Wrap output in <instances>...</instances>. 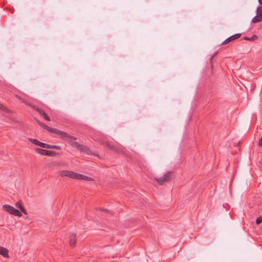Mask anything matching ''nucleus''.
I'll return each mask as SVG.
<instances>
[{
    "label": "nucleus",
    "instance_id": "nucleus-1",
    "mask_svg": "<svg viewBox=\"0 0 262 262\" xmlns=\"http://www.w3.org/2000/svg\"><path fill=\"white\" fill-rule=\"evenodd\" d=\"M58 175L60 177H67L68 178L74 179L84 180L88 181H94V179L92 178L70 170L60 171L58 172Z\"/></svg>",
    "mask_w": 262,
    "mask_h": 262
},
{
    "label": "nucleus",
    "instance_id": "nucleus-2",
    "mask_svg": "<svg viewBox=\"0 0 262 262\" xmlns=\"http://www.w3.org/2000/svg\"><path fill=\"white\" fill-rule=\"evenodd\" d=\"M44 129H46L50 133H54V134L60 135L62 139L69 138V139H71L74 140H77V138L76 137L71 136L70 135H69L68 133L64 132L63 131L54 128H51L50 126H48L47 125H46L45 126Z\"/></svg>",
    "mask_w": 262,
    "mask_h": 262
},
{
    "label": "nucleus",
    "instance_id": "nucleus-3",
    "mask_svg": "<svg viewBox=\"0 0 262 262\" xmlns=\"http://www.w3.org/2000/svg\"><path fill=\"white\" fill-rule=\"evenodd\" d=\"M174 178V175L173 173L171 171H168L163 177L158 178H155L154 180L158 183L159 185H162L165 183L170 182Z\"/></svg>",
    "mask_w": 262,
    "mask_h": 262
},
{
    "label": "nucleus",
    "instance_id": "nucleus-4",
    "mask_svg": "<svg viewBox=\"0 0 262 262\" xmlns=\"http://www.w3.org/2000/svg\"><path fill=\"white\" fill-rule=\"evenodd\" d=\"M3 208L7 212L11 214L20 217L22 216L21 213L17 209L9 205H4Z\"/></svg>",
    "mask_w": 262,
    "mask_h": 262
},
{
    "label": "nucleus",
    "instance_id": "nucleus-5",
    "mask_svg": "<svg viewBox=\"0 0 262 262\" xmlns=\"http://www.w3.org/2000/svg\"><path fill=\"white\" fill-rule=\"evenodd\" d=\"M259 5L256 9V15L252 19V23H256L262 21V6Z\"/></svg>",
    "mask_w": 262,
    "mask_h": 262
},
{
    "label": "nucleus",
    "instance_id": "nucleus-6",
    "mask_svg": "<svg viewBox=\"0 0 262 262\" xmlns=\"http://www.w3.org/2000/svg\"><path fill=\"white\" fill-rule=\"evenodd\" d=\"M35 151L41 155L53 157L56 155V152L54 151L47 150L39 148L35 149Z\"/></svg>",
    "mask_w": 262,
    "mask_h": 262
},
{
    "label": "nucleus",
    "instance_id": "nucleus-7",
    "mask_svg": "<svg viewBox=\"0 0 262 262\" xmlns=\"http://www.w3.org/2000/svg\"><path fill=\"white\" fill-rule=\"evenodd\" d=\"M27 104H28V105L31 107L33 110L37 111L40 116H43V118H45V119H46L47 121H50L51 120L50 117L47 115V114L42 109L39 108L32 105L31 103H27Z\"/></svg>",
    "mask_w": 262,
    "mask_h": 262
},
{
    "label": "nucleus",
    "instance_id": "nucleus-8",
    "mask_svg": "<svg viewBox=\"0 0 262 262\" xmlns=\"http://www.w3.org/2000/svg\"><path fill=\"white\" fill-rule=\"evenodd\" d=\"M105 146L107 148H108L109 149H110L115 152H117L118 154H123V149H121L119 147L111 145L109 143H106Z\"/></svg>",
    "mask_w": 262,
    "mask_h": 262
},
{
    "label": "nucleus",
    "instance_id": "nucleus-9",
    "mask_svg": "<svg viewBox=\"0 0 262 262\" xmlns=\"http://www.w3.org/2000/svg\"><path fill=\"white\" fill-rule=\"evenodd\" d=\"M69 245L71 247L74 248L77 242V236L75 233H71L69 235Z\"/></svg>",
    "mask_w": 262,
    "mask_h": 262
},
{
    "label": "nucleus",
    "instance_id": "nucleus-10",
    "mask_svg": "<svg viewBox=\"0 0 262 262\" xmlns=\"http://www.w3.org/2000/svg\"><path fill=\"white\" fill-rule=\"evenodd\" d=\"M241 36V33H237V34H235L234 35H233L231 36H230L229 37L227 38L225 41H224L223 42H222V45H225V44H227L229 42H230V41H233L234 40H235L237 38H238L239 37H240Z\"/></svg>",
    "mask_w": 262,
    "mask_h": 262
},
{
    "label": "nucleus",
    "instance_id": "nucleus-11",
    "mask_svg": "<svg viewBox=\"0 0 262 262\" xmlns=\"http://www.w3.org/2000/svg\"><path fill=\"white\" fill-rule=\"evenodd\" d=\"M42 148H46L48 149H55L57 150H60L61 147L57 145H52L48 144H46L44 143H42Z\"/></svg>",
    "mask_w": 262,
    "mask_h": 262
},
{
    "label": "nucleus",
    "instance_id": "nucleus-12",
    "mask_svg": "<svg viewBox=\"0 0 262 262\" xmlns=\"http://www.w3.org/2000/svg\"><path fill=\"white\" fill-rule=\"evenodd\" d=\"M9 251L7 249L0 246V254L4 257L8 258L9 256Z\"/></svg>",
    "mask_w": 262,
    "mask_h": 262
},
{
    "label": "nucleus",
    "instance_id": "nucleus-13",
    "mask_svg": "<svg viewBox=\"0 0 262 262\" xmlns=\"http://www.w3.org/2000/svg\"><path fill=\"white\" fill-rule=\"evenodd\" d=\"M79 150H80L81 151L86 153L88 155L91 154V151L89 149V148L84 145H81L80 147L79 148Z\"/></svg>",
    "mask_w": 262,
    "mask_h": 262
},
{
    "label": "nucleus",
    "instance_id": "nucleus-14",
    "mask_svg": "<svg viewBox=\"0 0 262 262\" xmlns=\"http://www.w3.org/2000/svg\"><path fill=\"white\" fill-rule=\"evenodd\" d=\"M28 140L35 145L39 146L41 147L43 142H40L35 139L29 138Z\"/></svg>",
    "mask_w": 262,
    "mask_h": 262
},
{
    "label": "nucleus",
    "instance_id": "nucleus-15",
    "mask_svg": "<svg viewBox=\"0 0 262 262\" xmlns=\"http://www.w3.org/2000/svg\"><path fill=\"white\" fill-rule=\"evenodd\" d=\"M262 222V216H260L258 217L256 220V223L257 225H259Z\"/></svg>",
    "mask_w": 262,
    "mask_h": 262
},
{
    "label": "nucleus",
    "instance_id": "nucleus-16",
    "mask_svg": "<svg viewBox=\"0 0 262 262\" xmlns=\"http://www.w3.org/2000/svg\"><path fill=\"white\" fill-rule=\"evenodd\" d=\"M19 209L23 213H24L25 214H27V212L26 211L23 205Z\"/></svg>",
    "mask_w": 262,
    "mask_h": 262
},
{
    "label": "nucleus",
    "instance_id": "nucleus-17",
    "mask_svg": "<svg viewBox=\"0 0 262 262\" xmlns=\"http://www.w3.org/2000/svg\"><path fill=\"white\" fill-rule=\"evenodd\" d=\"M23 205L20 201H18L15 204V207L18 208H20Z\"/></svg>",
    "mask_w": 262,
    "mask_h": 262
},
{
    "label": "nucleus",
    "instance_id": "nucleus-18",
    "mask_svg": "<svg viewBox=\"0 0 262 262\" xmlns=\"http://www.w3.org/2000/svg\"><path fill=\"white\" fill-rule=\"evenodd\" d=\"M37 122L38 123V124L41 126L42 127L44 128L45 126L46 125L45 124L42 123L41 122L39 121L38 120H36Z\"/></svg>",
    "mask_w": 262,
    "mask_h": 262
},
{
    "label": "nucleus",
    "instance_id": "nucleus-19",
    "mask_svg": "<svg viewBox=\"0 0 262 262\" xmlns=\"http://www.w3.org/2000/svg\"><path fill=\"white\" fill-rule=\"evenodd\" d=\"M81 145V144H79L77 142H75V144H74V145L73 146V147H75L76 148H77L78 149H79V148L80 147Z\"/></svg>",
    "mask_w": 262,
    "mask_h": 262
},
{
    "label": "nucleus",
    "instance_id": "nucleus-20",
    "mask_svg": "<svg viewBox=\"0 0 262 262\" xmlns=\"http://www.w3.org/2000/svg\"><path fill=\"white\" fill-rule=\"evenodd\" d=\"M257 38V36L255 35H253L251 37H250V41H253L256 40Z\"/></svg>",
    "mask_w": 262,
    "mask_h": 262
},
{
    "label": "nucleus",
    "instance_id": "nucleus-21",
    "mask_svg": "<svg viewBox=\"0 0 262 262\" xmlns=\"http://www.w3.org/2000/svg\"><path fill=\"white\" fill-rule=\"evenodd\" d=\"M0 110L5 111L7 110V108L2 104H0Z\"/></svg>",
    "mask_w": 262,
    "mask_h": 262
},
{
    "label": "nucleus",
    "instance_id": "nucleus-22",
    "mask_svg": "<svg viewBox=\"0 0 262 262\" xmlns=\"http://www.w3.org/2000/svg\"><path fill=\"white\" fill-rule=\"evenodd\" d=\"M258 146H262V137H261L260 140L259 141Z\"/></svg>",
    "mask_w": 262,
    "mask_h": 262
},
{
    "label": "nucleus",
    "instance_id": "nucleus-23",
    "mask_svg": "<svg viewBox=\"0 0 262 262\" xmlns=\"http://www.w3.org/2000/svg\"><path fill=\"white\" fill-rule=\"evenodd\" d=\"M75 142H72V141H69V143L72 146H73L74 145V144H75Z\"/></svg>",
    "mask_w": 262,
    "mask_h": 262
},
{
    "label": "nucleus",
    "instance_id": "nucleus-24",
    "mask_svg": "<svg viewBox=\"0 0 262 262\" xmlns=\"http://www.w3.org/2000/svg\"><path fill=\"white\" fill-rule=\"evenodd\" d=\"M244 39L246 40L250 41V38L248 37H244Z\"/></svg>",
    "mask_w": 262,
    "mask_h": 262
},
{
    "label": "nucleus",
    "instance_id": "nucleus-25",
    "mask_svg": "<svg viewBox=\"0 0 262 262\" xmlns=\"http://www.w3.org/2000/svg\"><path fill=\"white\" fill-rule=\"evenodd\" d=\"M258 2L260 5H262V0H258Z\"/></svg>",
    "mask_w": 262,
    "mask_h": 262
},
{
    "label": "nucleus",
    "instance_id": "nucleus-26",
    "mask_svg": "<svg viewBox=\"0 0 262 262\" xmlns=\"http://www.w3.org/2000/svg\"><path fill=\"white\" fill-rule=\"evenodd\" d=\"M16 97H17L18 98L20 99V97H19V96H18L17 95H16Z\"/></svg>",
    "mask_w": 262,
    "mask_h": 262
},
{
    "label": "nucleus",
    "instance_id": "nucleus-27",
    "mask_svg": "<svg viewBox=\"0 0 262 262\" xmlns=\"http://www.w3.org/2000/svg\"><path fill=\"white\" fill-rule=\"evenodd\" d=\"M24 102H25V103H26V104L27 105H28V104H27V103H28L27 102H26V101H24Z\"/></svg>",
    "mask_w": 262,
    "mask_h": 262
}]
</instances>
